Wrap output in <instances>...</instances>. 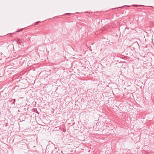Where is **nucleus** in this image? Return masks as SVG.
Masks as SVG:
<instances>
[{
  "instance_id": "f257e3e1",
  "label": "nucleus",
  "mask_w": 154,
  "mask_h": 154,
  "mask_svg": "<svg viewBox=\"0 0 154 154\" xmlns=\"http://www.w3.org/2000/svg\"><path fill=\"white\" fill-rule=\"evenodd\" d=\"M141 6V5H132L131 6H133V7H139V6Z\"/></svg>"
},
{
  "instance_id": "f03ea898",
  "label": "nucleus",
  "mask_w": 154,
  "mask_h": 154,
  "mask_svg": "<svg viewBox=\"0 0 154 154\" xmlns=\"http://www.w3.org/2000/svg\"><path fill=\"white\" fill-rule=\"evenodd\" d=\"M10 101H12V102L13 103H14L15 102V99H11V100H10Z\"/></svg>"
},
{
  "instance_id": "7ed1b4c3",
  "label": "nucleus",
  "mask_w": 154,
  "mask_h": 154,
  "mask_svg": "<svg viewBox=\"0 0 154 154\" xmlns=\"http://www.w3.org/2000/svg\"><path fill=\"white\" fill-rule=\"evenodd\" d=\"M23 28H21L20 29H18V30H17V32H19L23 30Z\"/></svg>"
},
{
  "instance_id": "20e7f679",
  "label": "nucleus",
  "mask_w": 154,
  "mask_h": 154,
  "mask_svg": "<svg viewBox=\"0 0 154 154\" xmlns=\"http://www.w3.org/2000/svg\"><path fill=\"white\" fill-rule=\"evenodd\" d=\"M72 14L71 13H66V14H64V15H68V16H69V15H70L71 14Z\"/></svg>"
},
{
  "instance_id": "39448f33",
  "label": "nucleus",
  "mask_w": 154,
  "mask_h": 154,
  "mask_svg": "<svg viewBox=\"0 0 154 154\" xmlns=\"http://www.w3.org/2000/svg\"><path fill=\"white\" fill-rule=\"evenodd\" d=\"M38 21H37L35 23V24H38Z\"/></svg>"
},
{
  "instance_id": "423d86ee",
  "label": "nucleus",
  "mask_w": 154,
  "mask_h": 154,
  "mask_svg": "<svg viewBox=\"0 0 154 154\" xmlns=\"http://www.w3.org/2000/svg\"><path fill=\"white\" fill-rule=\"evenodd\" d=\"M125 6L128 7H129L130 6H128V5H126V6Z\"/></svg>"
},
{
  "instance_id": "0eeeda50",
  "label": "nucleus",
  "mask_w": 154,
  "mask_h": 154,
  "mask_svg": "<svg viewBox=\"0 0 154 154\" xmlns=\"http://www.w3.org/2000/svg\"><path fill=\"white\" fill-rule=\"evenodd\" d=\"M122 8V7H119L118 8Z\"/></svg>"
},
{
  "instance_id": "6e6552de",
  "label": "nucleus",
  "mask_w": 154,
  "mask_h": 154,
  "mask_svg": "<svg viewBox=\"0 0 154 154\" xmlns=\"http://www.w3.org/2000/svg\"><path fill=\"white\" fill-rule=\"evenodd\" d=\"M37 112V113L38 114V111H37V112Z\"/></svg>"
},
{
  "instance_id": "1a4fd4ad",
  "label": "nucleus",
  "mask_w": 154,
  "mask_h": 154,
  "mask_svg": "<svg viewBox=\"0 0 154 154\" xmlns=\"http://www.w3.org/2000/svg\"><path fill=\"white\" fill-rule=\"evenodd\" d=\"M40 74H41V73H40L39 74V75H40Z\"/></svg>"
},
{
  "instance_id": "9d476101",
  "label": "nucleus",
  "mask_w": 154,
  "mask_h": 154,
  "mask_svg": "<svg viewBox=\"0 0 154 154\" xmlns=\"http://www.w3.org/2000/svg\"><path fill=\"white\" fill-rule=\"evenodd\" d=\"M128 154L127 153V154Z\"/></svg>"
}]
</instances>
